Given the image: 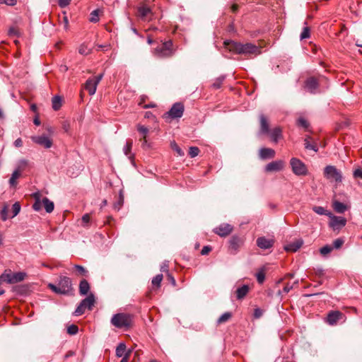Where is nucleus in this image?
Instances as JSON below:
<instances>
[{
    "label": "nucleus",
    "instance_id": "nucleus-1",
    "mask_svg": "<svg viewBox=\"0 0 362 362\" xmlns=\"http://www.w3.org/2000/svg\"><path fill=\"white\" fill-rule=\"evenodd\" d=\"M224 45L229 52L247 57L257 56L261 53L260 48L252 43L242 44L235 41H225Z\"/></svg>",
    "mask_w": 362,
    "mask_h": 362
},
{
    "label": "nucleus",
    "instance_id": "nucleus-2",
    "mask_svg": "<svg viewBox=\"0 0 362 362\" xmlns=\"http://www.w3.org/2000/svg\"><path fill=\"white\" fill-rule=\"evenodd\" d=\"M47 286L57 294L69 295L73 291L71 279L65 276H59L57 285L49 283Z\"/></svg>",
    "mask_w": 362,
    "mask_h": 362
},
{
    "label": "nucleus",
    "instance_id": "nucleus-3",
    "mask_svg": "<svg viewBox=\"0 0 362 362\" xmlns=\"http://www.w3.org/2000/svg\"><path fill=\"white\" fill-rule=\"evenodd\" d=\"M32 197L35 199V202L33 204V209L35 211H40L43 205L47 213H51L53 211L54 208V202L50 201L47 197H43L42 199H41L42 195L40 193V192H34L32 194Z\"/></svg>",
    "mask_w": 362,
    "mask_h": 362
},
{
    "label": "nucleus",
    "instance_id": "nucleus-4",
    "mask_svg": "<svg viewBox=\"0 0 362 362\" xmlns=\"http://www.w3.org/2000/svg\"><path fill=\"white\" fill-rule=\"evenodd\" d=\"M111 323L119 329H128L132 325V318L129 315L125 313H117L112 316Z\"/></svg>",
    "mask_w": 362,
    "mask_h": 362
},
{
    "label": "nucleus",
    "instance_id": "nucleus-5",
    "mask_svg": "<svg viewBox=\"0 0 362 362\" xmlns=\"http://www.w3.org/2000/svg\"><path fill=\"white\" fill-rule=\"evenodd\" d=\"M243 237L237 235L231 236L228 240V252L232 255L236 254L243 245Z\"/></svg>",
    "mask_w": 362,
    "mask_h": 362
},
{
    "label": "nucleus",
    "instance_id": "nucleus-6",
    "mask_svg": "<svg viewBox=\"0 0 362 362\" xmlns=\"http://www.w3.org/2000/svg\"><path fill=\"white\" fill-rule=\"evenodd\" d=\"M184 112V105L180 103H175L170 110L166 112L163 117L164 119L171 118H180Z\"/></svg>",
    "mask_w": 362,
    "mask_h": 362
},
{
    "label": "nucleus",
    "instance_id": "nucleus-7",
    "mask_svg": "<svg viewBox=\"0 0 362 362\" xmlns=\"http://www.w3.org/2000/svg\"><path fill=\"white\" fill-rule=\"evenodd\" d=\"M290 164L295 175H305L307 174V168L300 160L293 158L291 159Z\"/></svg>",
    "mask_w": 362,
    "mask_h": 362
},
{
    "label": "nucleus",
    "instance_id": "nucleus-8",
    "mask_svg": "<svg viewBox=\"0 0 362 362\" xmlns=\"http://www.w3.org/2000/svg\"><path fill=\"white\" fill-rule=\"evenodd\" d=\"M324 175L326 178L334 180L337 182L341 181L340 172L333 165H327L324 170Z\"/></svg>",
    "mask_w": 362,
    "mask_h": 362
},
{
    "label": "nucleus",
    "instance_id": "nucleus-9",
    "mask_svg": "<svg viewBox=\"0 0 362 362\" xmlns=\"http://www.w3.org/2000/svg\"><path fill=\"white\" fill-rule=\"evenodd\" d=\"M103 74H99L93 78H88L85 83V88L88 93L92 95L95 94L97 88V86L99 82L102 80Z\"/></svg>",
    "mask_w": 362,
    "mask_h": 362
},
{
    "label": "nucleus",
    "instance_id": "nucleus-10",
    "mask_svg": "<svg viewBox=\"0 0 362 362\" xmlns=\"http://www.w3.org/2000/svg\"><path fill=\"white\" fill-rule=\"evenodd\" d=\"M175 50L172 40L165 41L160 48V57H171L174 54Z\"/></svg>",
    "mask_w": 362,
    "mask_h": 362
},
{
    "label": "nucleus",
    "instance_id": "nucleus-11",
    "mask_svg": "<svg viewBox=\"0 0 362 362\" xmlns=\"http://www.w3.org/2000/svg\"><path fill=\"white\" fill-rule=\"evenodd\" d=\"M31 139L34 143L45 148H49L52 146V140L46 135L34 136Z\"/></svg>",
    "mask_w": 362,
    "mask_h": 362
},
{
    "label": "nucleus",
    "instance_id": "nucleus-12",
    "mask_svg": "<svg viewBox=\"0 0 362 362\" xmlns=\"http://www.w3.org/2000/svg\"><path fill=\"white\" fill-rule=\"evenodd\" d=\"M233 230V227L229 223H221L216 227L213 231L221 237H226L230 235Z\"/></svg>",
    "mask_w": 362,
    "mask_h": 362
},
{
    "label": "nucleus",
    "instance_id": "nucleus-13",
    "mask_svg": "<svg viewBox=\"0 0 362 362\" xmlns=\"http://www.w3.org/2000/svg\"><path fill=\"white\" fill-rule=\"evenodd\" d=\"M346 223V219L344 217L334 216L331 217L329 226L334 230H340Z\"/></svg>",
    "mask_w": 362,
    "mask_h": 362
},
{
    "label": "nucleus",
    "instance_id": "nucleus-14",
    "mask_svg": "<svg viewBox=\"0 0 362 362\" xmlns=\"http://www.w3.org/2000/svg\"><path fill=\"white\" fill-rule=\"evenodd\" d=\"M344 314L339 310H332L328 313L326 322L330 325H335L344 317Z\"/></svg>",
    "mask_w": 362,
    "mask_h": 362
},
{
    "label": "nucleus",
    "instance_id": "nucleus-15",
    "mask_svg": "<svg viewBox=\"0 0 362 362\" xmlns=\"http://www.w3.org/2000/svg\"><path fill=\"white\" fill-rule=\"evenodd\" d=\"M305 88L310 93H316L319 88V83L314 77H310L305 81Z\"/></svg>",
    "mask_w": 362,
    "mask_h": 362
},
{
    "label": "nucleus",
    "instance_id": "nucleus-16",
    "mask_svg": "<svg viewBox=\"0 0 362 362\" xmlns=\"http://www.w3.org/2000/svg\"><path fill=\"white\" fill-rule=\"evenodd\" d=\"M285 165L284 161L281 160L272 161L268 163L265 167L267 172H278L284 169Z\"/></svg>",
    "mask_w": 362,
    "mask_h": 362
},
{
    "label": "nucleus",
    "instance_id": "nucleus-17",
    "mask_svg": "<svg viewBox=\"0 0 362 362\" xmlns=\"http://www.w3.org/2000/svg\"><path fill=\"white\" fill-rule=\"evenodd\" d=\"M274 245V240L272 239H267L264 237H260L257 239V245L261 249H269Z\"/></svg>",
    "mask_w": 362,
    "mask_h": 362
},
{
    "label": "nucleus",
    "instance_id": "nucleus-18",
    "mask_svg": "<svg viewBox=\"0 0 362 362\" xmlns=\"http://www.w3.org/2000/svg\"><path fill=\"white\" fill-rule=\"evenodd\" d=\"M275 154V151L270 148H262L259 151V158L262 160L273 158Z\"/></svg>",
    "mask_w": 362,
    "mask_h": 362
},
{
    "label": "nucleus",
    "instance_id": "nucleus-19",
    "mask_svg": "<svg viewBox=\"0 0 362 362\" xmlns=\"http://www.w3.org/2000/svg\"><path fill=\"white\" fill-rule=\"evenodd\" d=\"M152 287L146 293V297L151 299L153 296L157 293L158 289V275L155 276L152 279Z\"/></svg>",
    "mask_w": 362,
    "mask_h": 362
},
{
    "label": "nucleus",
    "instance_id": "nucleus-20",
    "mask_svg": "<svg viewBox=\"0 0 362 362\" xmlns=\"http://www.w3.org/2000/svg\"><path fill=\"white\" fill-rule=\"evenodd\" d=\"M138 132L142 134L143 143L141 144L143 148L150 147V145L148 144L147 139V134L148 132V129L143 125L138 124L137 125Z\"/></svg>",
    "mask_w": 362,
    "mask_h": 362
},
{
    "label": "nucleus",
    "instance_id": "nucleus-21",
    "mask_svg": "<svg viewBox=\"0 0 362 362\" xmlns=\"http://www.w3.org/2000/svg\"><path fill=\"white\" fill-rule=\"evenodd\" d=\"M260 132L262 134H267L270 132L269 125L267 117L264 115L259 116Z\"/></svg>",
    "mask_w": 362,
    "mask_h": 362
},
{
    "label": "nucleus",
    "instance_id": "nucleus-22",
    "mask_svg": "<svg viewBox=\"0 0 362 362\" xmlns=\"http://www.w3.org/2000/svg\"><path fill=\"white\" fill-rule=\"evenodd\" d=\"M27 276V274L23 272H18L12 273V279H9V284H13L21 281H23Z\"/></svg>",
    "mask_w": 362,
    "mask_h": 362
},
{
    "label": "nucleus",
    "instance_id": "nucleus-23",
    "mask_svg": "<svg viewBox=\"0 0 362 362\" xmlns=\"http://www.w3.org/2000/svg\"><path fill=\"white\" fill-rule=\"evenodd\" d=\"M95 296L90 293L86 298L81 300V303L84 305V307L91 310L95 303Z\"/></svg>",
    "mask_w": 362,
    "mask_h": 362
},
{
    "label": "nucleus",
    "instance_id": "nucleus-24",
    "mask_svg": "<svg viewBox=\"0 0 362 362\" xmlns=\"http://www.w3.org/2000/svg\"><path fill=\"white\" fill-rule=\"evenodd\" d=\"M90 290V284L86 279H82L79 283V293L81 296L88 294Z\"/></svg>",
    "mask_w": 362,
    "mask_h": 362
},
{
    "label": "nucleus",
    "instance_id": "nucleus-25",
    "mask_svg": "<svg viewBox=\"0 0 362 362\" xmlns=\"http://www.w3.org/2000/svg\"><path fill=\"white\" fill-rule=\"evenodd\" d=\"M250 288L247 285H243L236 290V298L238 300L244 298L249 292Z\"/></svg>",
    "mask_w": 362,
    "mask_h": 362
},
{
    "label": "nucleus",
    "instance_id": "nucleus-26",
    "mask_svg": "<svg viewBox=\"0 0 362 362\" xmlns=\"http://www.w3.org/2000/svg\"><path fill=\"white\" fill-rule=\"evenodd\" d=\"M269 133L272 141L275 143H276L278 140L282 137V129L279 127H275Z\"/></svg>",
    "mask_w": 362,
    "mask_h": 362
},
{
    "label": "nucleus",
    "instance_id": "nucleus-27",
    "mask_svg": "<svg viewBox=\"0 0 362 362\" xmlns=\"http://www.w3.org/2000/svg\"><path fill=\"white\" fill-rule=\"evenodd\" d=\"M21 175V171L20 168L16 169L9 179V184L11 187H16L18 184L17 179H18Z\"/></svg>",
    "mask_w": 362,
    "mask_h": 362
},
{
    "label": "nucleus",
    "instance_id": "nucleus-28",
    "mask_svg": "<svg viewBox=\"0 0 362 362\" xmlns=\"http://www.w3.org/2000/svg\"><path fill=\"white\" fill-rule=\"evenodd\" d=\"M303 245L302 240H297L294 243L286 245L284 249L288 252H296Z\"/></svg>",
    "mask_w": 362,
    "mask_h": 362
},
{
    "label": "nucleus",
    "instance_id": "nucleus-29",
    "mask_svg": "<svg viewBox=\"0 0 362 362\" xmlns=\"http://www.w3.org/2000/svg\"><path fill=\"white\" fill-rule=\"evenodd\" d=\"M52 105L54 110H59L62 105V98L59 95H54L52 99Z\"/></svg>",
    "mask_w": 362,
    "mask_h": 362
},
{
    "label": "nucleus",
    "instance_id": "nucleus-30",
    "mask_svg": "<svg viewBox=\"0 0 362 362\" xmlns=\"http://www.w3.org/2000/svg\"><path fill=\"white\" fill-rule=\"evenodd\" d=\"M74 269L76 271V274L80 276L87 277L88 276V271L83 266L75 264Z\"/></svg>",
    "mask_w": 362,
    "mask_h": 362
},
{
    "label": "nucleus",
    "instance_id": "nucleus-31",
    "mask_svg": "<svg viewBox=\"0 0 362 362\" xmlns=\"http://www.w3.org/2000/svg\"><path fill=\"white\" fill-rule=\"evenodd\" d=\"M132 144H133L132 141H127L126 143V145L124 146L123 151H124V154L127 156H128L129 159L133 160L134 156V155L130 154L132 148Z\"/></svg>",
    "mask_w": 362,
    "mask_h": 362
},
{
    "label": "nucleus",
    "instance_id": "nucleus-32",
    "mask_svg": "<svg viewBox=\"0 0 362 362\" xmlns=\"http://www.w3.org/2000/svg\"><path fill=\"white\" fill-rule=\"evenodd\" d=\"M333 208L337 213H344L346 210V206L339 201L334 202Z\"/></svg>",
    "mask_w": 362,
    "mask_h": 362
},
{
    "label": "nucleus",
    "instance_id": "nucleus-33",
    "mask_svg": "<svg viewBox=\"0 0 362 362\" xmlns=\"http://www.w3.org/2000/svg\"><path fill=\"white\" fill-rule=\"evenodd\" d=\"M126 345L124 343H119V345L116 348V356L118 358H121L124 356L127 352H126Z\"/></svg>",
    "mask_w": 362,
    "mask_h": 362
},
{
    "label": "nucleus",
    "instance_id": "nucleus-34",
    "mask_svg": "<svg viewBox=\"0 0 362 362\" xmlns=\"http://www.w3.org/2000/svg\"><path fill=\"white\" fill-rule=\"evenodd\" d=\"M124 204V195L122 190L119 191L118 200L114 203L113 207L115 210L119 211Z\"/></svg>",
    "mask_w": 362,
    "mask_h": 362
},
{
    "label": "nucleus",
    "instance_id": "nucleus-35",
    "mask_svg": "<svg viewBox=\"0 0 362 362\" xmlns=\"http://www.w3.org/2000/svg\"><path fill=\"white\" fill-rule=\"evenodd\" d=\"M232 317V314L230 312L224 313L223 315L220 316V317L217 320V324L221 325L227 321H228Z\"/></svg>",
    "mask_w": 362,
    "mask_h": 362
},
{
    "label": "nucleus",
    "instance_id": "nucleus-36",
    "mask_svg": "<svg viewBox=\"0 0 362 362\" xmlns=\"http://www.w3.org/2000/svg\"><path fill=\"white\" fill-rule=\"evenodd\" d=\"M91 51L92 49L86 43L81 44L78 49V52L82 55H88L91 53Z\"/></svg>",
    "mask_w": 362,
    "mask_h": 362
},
{
    "label": "nucleus",
    "instance_id": "nucleus-37",
    "mask_svg": "<svg viewBox=\"0 0 362 362\" xmlns=\"http://www.w3.org/2000/svg\"><path fill=\"white\" fill-rule=\"evenodd\" d=\"M225 80V76H221L218 78H216L214 83H212V87L214 88V89H218L221 87L223 81Z\"/></svg>",
    "mask_w": 362,
    "mask_h": 362
},
{
    "label": "nucleus",
    "instance_id": "nucleus-38",
    "mask_svg": "<svg viewBox=\"0 0 362 362\" xmlns=\"http://www.w3.org/2000/svg\"><path fill=\"white\" fill-rule=\"evenodd\" d=\"M21 204L18 202H15L12 206V216L11 218H14L16 216H17L19 212L21 211Z\"/></svg>",
    "mask_w": 362,
    "mask_h": 362
},
{
    "label": "nucleus",
    "instance_id": "nucleus-39",
    "mask_svg": "<svg viewBox=\"0 0 362 362\" xmlns=\"http://www.w3.org/2000/svg\"><path fill=\"white\" fill-rule=\"evenodd\" d=\"M86 308L84 307V305L81 302L80 304L77 306L76 309L74 311V315L76 316H79L83 315L85 313Z\"/></svg>",
    "mask_w": 362,
    "mask_h": 362
},
{
    "label": "nucleus",
    "instance_id": "nucleus-40",
    "mask_svg": "<svg viewBox=\"0 0 362 362\" xmlns=\"http://www.w3.org/2000/svg\"><path fill=\"white\" fill-rule=\"evenodd\" d=\"M257 281L259 284H262L265 280V273L264 269H261L256 274Z\"/></svg>",
    "mask_w": 362,
    "mask_h": 362
},
{
    "label": "nucleus",
    "instance_id": "nucleus-41",
    "mask_svg": "<svg viewBox=\"0 0 362 362\" xmlns=\"http://www.w3.org/2000/svg\"><path fill=\"white\" fill-rule=\"evenodd\" d=\"M99 10L96 9L90 13V21L92 23H97L99 21Z\"/></svg>",
    "mask_w": 362,
    "mask_h": 362
},
{
    "label": "nucleus",
    "instance_id": "nucleus-42",
    "mask_svg": "<svg viewBox=\"0 0 362 362\" xmlns=\"http://www.w3.org/2000/svg\"><path fill=\"white\" fill-rule=\"evenodd\" d=\"M0 216L2 221H5L8 219V206L6 204H4L1 211H0Z\"/></svg>",
    "mask_w": 362,
    "mask_h": 362
},
{
    "label": "nucleus",
    "instance_id": "nucleus-43",
    "mask_svg": "<svg viewBox=\"0 0 362 362\" xmlns=\"http://www.w3.org/2000/svg\"><path fill=\"white\" fill-rule=\"evenodd\" d=\"M78 332V327L76 325H71L67 327V333L70 335L76 334Z\"/></svg>",
    "mask_w": 362,
    "mask_h": 362
},
{
    "label": "nucleus",
    "instance_id": "nucleus-44",
    "mask_svg": "<svg viewBox=\"0 0 362 362\" xmlns=\"http://www.w3.org/2000/svg\"><path fill=\"white\" fill-rule=\"evenodd\" d=\"M310 36V30L309 27H305L300 34V40H304L309 38Z\"/></svg>",
    "mask_w": 362,
    "mask_h": 362
},
{
    "label": "nucleus",
    "instance_id": "nucleus-45",
    "mask_svg": "<svg viewBox=\"0 0 362 362\" xmlns=\"http://www.w3.org/2000/svg\"><path fill=\"white\" fill-rule=\"evenodd\" d=\"M200 151L197 146H191L189 150V155L191 158H194L197 156L199 153Z\"/></svg>",
    "mask_w": 362,
    "mask_h": 362
},
{
    "label": "nucleus",
    "instance_id": "nucleus-46",
    "mask_svg": "<svg viewBox=\"0 0 362 362\" xmlns=\"http://www.w3.org/2000/svg\"><path fill=\"white\" fill-rule=\"evenodd\" d=\"M333 247L329 245H326L320 248V252L322 255H327L330 253Z\"/></svg>",
    "mask_w": 362,
    "mask_h": 362
},
{
    "label": "nucleus",
    "instance_id": "nucleus-47",
    "mask_svg": "<svg viewBox=\"0 0 362 362\" xmlns=\"http://www.w3.org/2000/svg\"><path fill=\"white\" fill-rule=\"evenodd\" d=\"M308 139L309 137L305 139V148L307 149L313 150L314 151L317 152L318 151V148L316 145L310 144Z\"/></svg>",
    "mask_w": 362,
    "mask_h": 362
},
{
    "label": "nucleus",
    "instance_id": "nucleus-48",
    "mask_svg": "<svg viewBox=\"0 0 362 362\" xmlns=\"http://www.w3.org/2000/svg\"><path fill=\"white\" fill-rule=\"evenodd\" d=\"M297 124L299 127H302L305 129H307L309 127V123L308 121L303 117H300L298 119Z\"/></svg>",
    "mask_w": 362,
    "mask_h": 362
},
{
    "label": "nucleus",
    "instance_id": "nucleus-49",
    "mask_svg": "<svg viewBox=\"0 0 362 362\" xmlns=\"http://www.w3.org/2000/svg\"><path fill=\"white\" fill-rule=\"evenodd\" d=\"M165 279L173 286H175L176 281L174 276L169 272L164 275Z\"/></svg>",
    "mask_w": 362,
    "mask_h": 362
},
{
    "label": "nucleus",
    "instance_id": "nucleus-50",
    "mask_svg": "<svg viewBox=\"0 0 362 362\" xmlns=\"http://www.w3.org/2000/svg\"><path fill=\"white\" fill-rule=\"evenodd\" d=\"M172 148L177 153L178 156H184L183 151L177 146L175 142L171 144Z\"/></svg>",
    "mask_w": 362,
    "mask_h": 362
},
{
    "label": "nucleus",
    "instance_id": "nucleus-51",
    "mask_svg": "<svg viewBox=\"0 0 362 362\" xmlns=\"http://www.w3.org/2000/svg\"><path fill=\"white\" fill-rule=\"evenodd\" d=\"M160 270L162 272V274H160V284L164 278V275L166 274L167 273H169V270L168 269V266L165 264H163V265L161 267Z\"/></svg>",
    "mask_w": 362,
    "mask_h": 362
},
{
    "label": "nucleus",
    "instance_id": "nucleus-52",
    "mask_svg": "<svg viewBox=\"0 0 362 362\" xmlns=\"http://www.w3.org/2000/svg\"><path fill=\"white\" fill-rule=\"evenodd\" d=\"M150 11V8L147 7H141L139 8V13L141 17L147 16Z\"/></svg>",
    "mask_w": 362,
    "mask_h": 362
},
{
    "label": "nucleus",
    "instance_id": "nucleus-53",
    "mask_svg": "<svg viewBox=\"0 0 362 362\" xmlns=\"http://www.w3.org/2000/svg\"><path fill=\"white\" fill-rule=\"evenodd\" d=\"M1 278L2 279L3 281L9 284V279H12V272H11V271H9L8 273H6L5 272L1 274Z\"/></svg>",
    "mask_w": 362,
    "mask_h": 362
},
{
    "label": "nucleus",
    "instance_id": "nucleus-54",
    "mask_svg": "<svg viewBox=\"0 0 362 362\" xmlns=\"http://www.w3.org/2000/svg\"><path fill=\"white\" fill-rule=\"evenodd\" d=\"M344 243V241L342 238H337L333 241V247H332L339 249L343 245Z\"/></svg>",
    "mask_w": 362,
    "mask_h": 362
},
{
    "label": "nucleus",
    "instance_id": "nucleus-55",
    "mask_svg": "<svg viewBox=\"0 0 362 362\" xmlns=\"http://www.w3.org/2000/svg\"><path fill=\"white\" fill-rule=\"evenodd\" d=\"M313 210L319 215H325L326 214V211L322 206H314Z\"/></svg>",
    "mask_w": 362,
    "mask_h": 362
},
{
    "label": "nucleus",
    "instance_id": "nucleus-56",
    "mask_svg": "<svg viewBox=\"0 0 362 362\" xmlns=\"http://www.w3.org/2000/svg\"><path fill=\"white\" fill-rule=\"evenodd\" d=\"M62 125L64 132L68 133L71 127L70 122L68 120H64L62 122Z\"/></svg>",
    "mask_w": 362,
    "mask_h": 362
},
{
    "label": "nucleus",
    "instance_id": "nucleus-57",
    "mask_svg": "<svg viewBox=\"0 0 362 362\" xmlns=\"http://www.w3.org/2000/svg\"><path fill=\"white\" fill-rule=\"evenodd\" d=\"M144 117L146 118V119H152L153 121H156V115H154L150 111H147L146 112L145 115H144Z\"/></svg>",
    "mask_w": 362,
    "mask_h": 362
},
{
    "label": "nucleus",
    "instance_id": "nucleus-58",
    "mask_svg": "<svg viewBox=\"0 0 362 362\" xmlns=\"http://www.w3.org/2000/svg\"><path fill=\"white\" fill-rule=\"evenodd\" d=\"M8 35L11 36H18V30L14 27L10 28Z\"/></svg>",
    "mask_w": 362,
    "mask_h": 362
},
{
    "label": "nucleus",
    "instance_id": "nucleus-59",
    "mask_svg": "<svg viewBox=\"0 0 362 362\" xmlns=\"http://www.w3.org/2000/svg\"><path fill=\"white\" fill-rule=\"evenodd\" d=\"M71 2V0H59L58 4L61 8L67 6Z\"/></svg>",
    "mask_w": 362,
    "mask_h": 362
},
{
    "label": "nucleus",
    "instance_id": "nucleus-60",
    "mask_svg": "<svg viewBox=\"0 0 362 362\" xmlns=\"http://www.w3.org/2000/svg\"><path fill=\"white\" fill-rule=\"evenodd\" d=\"M0 3H4L8 6H14L16 4V0H0Z\"/></svg>",
    "mask_w": 362,
    "mask_h": 362
},
{
    "label": "nucleus",
    "instance_id": "nucleus-61",
    "mask_svg": "<svg viewBox=\"0 0 362 362\" xmlns=\"http://www.w3.org/2000/svg\"><path fill=\"white\" fill-rule=\"evenodd\" d=\"M315 274L318 277H322L325 275V271L322 269L317 268L315 269Z\"/></svg>",
    "mask_w": 362,
    "mask_h": 362
},
{
    "label": "nucleus",
    "instance_id": "nucleus-62",
    "mask_svg": "<svg viewBox=\"0 0 362 362\" xmlns=\"http://www.w3.org/2000/svg\"><path fill=\"white\" fill-rule=\"evenodd\" d=\"M81 220L84 224H87L90 222V216L88 214H86L82 216Z\"/></svg>",
    "mask_w": 362,
    "mask_h": 362
},
{
    "label": "nucleus",
    "instance_id": "nucleus-63",
    "mask_svg": "<svg viewBox=\"0 0 362 362\" xmlns=\"http://www.w3.org/2000/svg\"><path fill=\"white\" fill-rule=\"evenodd\" d=\"M354 177H359L362 179V169L358 168L354 170Z\"/></svg>",
    "mask_w": 362,
    "mask_h": 362
},
{
    "label": "nucleus",
    "instance_id": "nucleus-64",
    "mask_svg": "<svg viewBox=\"0 0 362 362\" xmlns=\"http://www.w3.org/2000/svg\"><path fill=\"white\" fill-rule=\"evenodd\" d=\"M211 250V247L209 246H204L201 251V254L202 255H207L210 251Z\"/></svg>",
    "mask_w": 362,
    "mask_h": 362
}]
</instances>
